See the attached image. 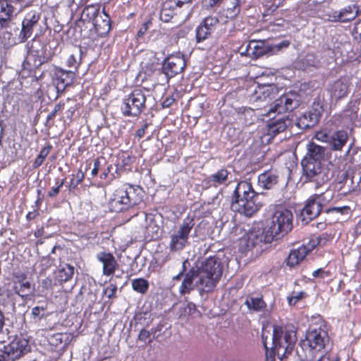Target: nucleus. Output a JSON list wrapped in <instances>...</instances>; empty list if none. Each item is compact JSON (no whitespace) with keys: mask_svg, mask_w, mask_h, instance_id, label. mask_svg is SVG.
<instances>
[{"mask_svg":"<svg viewBox=\"0 0 361 361\" xmlns=\"http://www.w3.org/2000/svg\"><path fill=\"white\" fill-rule=\"evenodd\" d=\"M307 149L301 160L302 176L306 182L314 183L318 188L331 179L333 172L324 159V147L311 142Z\"/></svg>","mask_w":361,"mask_h":361,"instance_id":"1","label":"nucleus"},{"mask_svg":"<svg viewBox=\"0 0 361 361\" xmlns=\"http://www.w3.org/2000/svg\"><path fill=\"white\" fill-rule=\"evenodd\" d=\"M296 107V102L288 94H283L275 100L274 104L268 111L264 110L262 116L269 117L267 123V133L271 138L284 132L290 123L288 116H281L286 112L291 111Z\"/></svg>","mask_w":361,"mask_h":361,"instance_id":"2","label":"nucleus"},{"mask_svg":"<svg viewBox=\"0 0 361 361\" xmlns=\"http://www.w3.org/2000/svg\"><path fill=\"white\" fill-rule=\"evenodd\" d=\"M140 185L126 183L115 190L112 198L109 202L111 212H128V220L138 215L137 206L142 200Z\"/></svg>","mask_w":361,"mask_h":361,"instance_id":"3","label":"nucleus"},{"mask_svg":"<svg viewBox=\"0 0 361 361\" xmlns=\"http://www.w3.org/2000/svg\"><path fill=\"white\" fill-rule=\"evenodd\" d=\"M258 195L250 180H240L232 193L231 208L235 212L248 217L252 216L262 206L257 202Z\"/></svg>","mask_w":361,"mask_h":361,"instance_id":"4","label":"nucleus"},{"mask_svg":"<svg viewBox=\"0 0 361 361\" xmlns=\"http://www.w3.org/2000/svg\"><path fill=\"white\" fill-rule=\"evenodd\" d=\"M293 214L292 212L281 204L274 206L271 223L264 231V241L271 243L288 234L293 229Z\"/></svg>","mask_w":361,"mask_h":361,"instance_id":"5","label":"nucleus"},{"mask_svg":"<svg viewBox=\"0 0 361 361\" xmlns=\"http://www.w3.org/2000/svg\"><path fill=\"white\" fill-rule=\"evenodd\" d=\"M297 341V331L293 325L274 326L272 345L276 350V355L283 361L291 354Z\"/></svg>","mask_w":361,"mask_h":361,"instance_id":"6","label":"nucleus"},{"mask_svg":"<svg viewBox=\"0 0 361 361\" xmlns=\"http://www.w3.org/2000/svg\"><path fill=\"white\" fill-rule=\"evenodd\" d=\"M223 273V266L218 257H209L199 270L198 286L202 290L209 293L213 290Z\"/></svg>","mask_w":361,"mask_h":361,"instance_id":"7","label":"nucleus"},{"mask_svg":"<svg viewBox=\"0 0 361 361\" xmlns=\"http://www.w3.org/2000/svg\"><path fill=\"white\" fill-rule=\"evenodd\" d=\"M329 341L327 324L322 318H319L318 324L310 326L307 331L303 345L308 348L310 353L317 354L326 348Z\"/></svg>","mask_w":361,"mask_h":361,"instance_id":"8","label":"nucleus"},{"mask_svg":"<svg viewBox=\"0 0 361 361\" xmlns=\"http://www.w3.org/2000/svg\"><path fill=\"white\" fill-rule=\"evenodd\" d=\"M146 109V96L141 89H135L122 102L121 111L124 116L137 117Z\"/></svg>","mask_w":361,"mask_h":361,"instance_id":"9","label":"nucleus"},{"mask_svg":"<svg viewBox=\"0 0 361 361\" xmlns=\"http://www.w3.org/2000/svg\"><path fill=\"white\" fill-rule=\"evenodd\" d=\"M195 226L194 218L187 216L178 229L171 235L169 249L171 252L182 250L188 244L190 233Z\"/></svg>","mask_w":361,"mask_h":361,"instance_id":"10","label":"nucleus"},{"mask_svg":"<svg viewBox=\"0 0 361 361\" xmlns=\"http://www.w3.org/2000/svg\"><path fill=\"white\" fill-rule=\"evenodd\" d=\"M329 200H326L324 193L314 194L310 196L300 212L302 221H305L307 224L317 218Z\"/></svg>","mask_w":361,"mask_h":361,"instance_id":"11","label":"nucleus"},{"mask_svg":"<svg viewBox=\"0 0 361 361\" xmlns=\"http://www.w3.org/2000/svg\"><path fill=\"white\" fill-rule=\"evenodd\" d=\"M30 341L23 335L16 336L14 338L4 346V353L8 360L14 361L30 352Z\"/></svg>","mask_w":361,"mask_h":361,"instance_id":"12","label":"nucleus"},{"mask_svg":"<svg viewBox=\"0 0 361 361\" xmlns=\"http://www.w3.org/2000/svg\"><path fill=\"white\" fill-rule=\"evenodd\" d=\"M186 62L184 55L180 52L167 56L162 64L163 73L167 78H172L181 73L185 68Z\"/></svg>","mask_w":361,"mask_h":361,"instance_id":"13","label":"nucleus"},{"mask_svg":"<svg viewBox=\"0 0 361 361\" xmlns=\"http://www.w3.org/2000/svg\"><path fill=\"white\" fill-rule=\"evenodd\" d=\"M75 76V71L64 70L60 67H54L51 79L53 84L56 88V98L61 95L66 87L73 83Z\"/></svg>","mask_w":361,"mask_h":361,"instance_id":"14","label":"nucleus"},{"mask_svg":"<svg viewBox=\"0 0 361 361\" xmlns=\"http://www.w3.org/2000/svg\"><path fill=\"white\" fill-rule=\"evenodd\" d=\"M40 18V13L34 10L30 11L25 15L22 20V27L18 35L20 42H25L31 37L34 29L39 24Z\"/></svg>","mask_w":361,"mask_h":361,"instance_id":"15","label":"nucleus"},{"mask_svg":"<svg viewBox=\"0 0 361 361\" xmlns=\"http://www.w3.org/2000/svg\"><path fill=\"white\" fill-rule=\"evenodd\" d=\"M219 24V20L216 16H209L204 18L195 30L197 42L200 43L208 39Z\"/></svg>","mask_w":361,"mask_h":361,"instance_id":"16","label":"nucleus"},{"mask_svg":"<svg viewBox=\"0 0 361 361\" xmlns=\"http://www.w3.org/2000/svg\"><path fill=\"white\" fill-rule=\"evenodd\" d=\"M279 92V87L274 84H258L252 99L255 102L271 100L278 95Z\"/></svg>","mask_w":361,"mask_h":361,"instance_id":"17","label":"nucleus"},{"mask_svg":"<svg viewBox=\"0 0 361 361\" xmlns=\"http://www.w3.org/2000/svg\"><path fill=\"white\" fill-rule=\"evenodd\" d=\"M96 257L102 264V274L104 276H112L118 267L116 259L110 252H99L97 254Z\"/></svg>","mask_w":361,"mask_h":361,"instance_id":"18","label":"nucleus"},{"mask_svg":"<svg viewBox=\"0 0 361 361\" xmlns=\"http://www.w3.org/2000/svg\"><path fill=\"white\" fill-rule=\"evenodd\" d=\"M13 291L23 298L27 295V292L31 289V283L30 281H27V274L19 271L13 273Z\"/></svg>","mask_w":361,"mask_h":361,"instance_id":"19","label":"nucleus"},{"mask_svg":"<svg viewBox=\"0 0 361 361\" xmlns=\"http://www.w3.org/2000/svg\"><path fill=\"white\" fill-rule=\"evenodd\" d=\"M279 178L276 171H265L258 176V185L265 190H271L278 184Z\"/></svg>","mask_w":361,"mask_h":361,"instance_id":"20","label":"nucleus"},{"mask_svg":"<svg viewBox=\"0 0 361 361\" xmlns=\"http://www.w3.org/2000/svg\"><path fill=\"white\" fill-rule=\"evenodd\" d=\"M103 16L101 15L92 24L95 32L99 37H104L107 35L111 27V18L109 14L105 12L104 8L102 11Z\"/></svg>","mask_w":361,"mask_h":361,"instance_id":"21","label":"nucleus"},{"mask_svg":"<svg viewBox=\"0 0 361 361\" xmlns=\"http://www.w3.org/2000/svg\"><path fill=\"white\" fill-rule=\"evenodd\" d=\"M100 7L99 4L86 6L82 11L80 22L92 24L100 15Z\"/></svg>","mask_w":361,"mask_h":361,"instance_id":"22","label":"nucleus"},{"mask_svg":"<svg viewBox=\"0 0 361 361\" xmlns=\"http://www.w3.org/2000/svg\"><path fill=\"white\" fill-rule=\"evenodd\" d=\"M355 6H348L345 7L341 11H334L332 16H329L331 18V20L336 22H348L355 18L357 16V11H355Z\"/></svg>","mask_w":361,"mask_h":361,"instance_id":"23","label":"nucleus"},{"mask_svg":"<svg viewBox=\"0 0 361 361\" xmlns=\"http://www.w3.org/2000/svg\"><path fill=\"white\" fill-rule=\"evenodd\" d=\"M348 140V135L346 131L337 130L331 134L329 145L333 150L341 151Z\"/></svg>","mask_w":361,"mask_h":361,"instance_id":"24","label":"nucleus"},{"mask_svg":"<svg viewBox=\"0 0 361 361\" xmlns=\"http://www.w3.org/2000/svg\"><path fill=\"white\" fill-rule=\"evenodd\" d=\"M308 254V250L305 245H302L297 249L292 250L286 259L287 265L294 267L300 264Z\"/></svg>","mask_w":361,"mask_h":361,"instance_id":"25","label":"nucleus"},{"mask_svg":"<svg viewBox=\"0 0 361 361\" xmlns=\"http://www.w3.org/2000/svg\"><path fill=\"white\" fill-rule=\"evenodd\" d=\"M329 92L332 99L336 100L342 99L348 94V85L346 82L339 79L331 85Z\"/></svg>","mask_w":361,"mask_h":361,"instance_id":"26","label":"nucleus"},{"mask_svg":"<svg viewBox=\"0 0 361 361\" xmlns=\"http://www.w3.org/2000/svg\"><path fill=\"white\" fill-rule=\"evenodd\" d=\"M250 49H252V54L255 58L261 57L264 55H270L269 44L267 40H252L249 44Z\"/></svg>","mask_w":361,"mask_h":361,"instance_id":"27","label":"nucleus"},{"mask_svg":"<svg viewBox=\"0 0 361 361\" xmlns=\"http://www.w3.org/2000/svg\"><path fill=\"white\" fill-rule=\"evenodd\" d=\"M74 274L73 267L66 264L65 267L59 269L54 272V279L58 285L69 281Z\"/></svg>","mask_w":361,"mask_h":361,"instance_id":"28","label":"nucleus"},{"mask_svg":"<svg viewBox=\"0 0 361 361\" xmlns=\"http://www.w3.org/2000/svg\"><path fill=\"white\" fill-rule=\"evenodd\" d=\"M229 173L226 169H220L216 173L209 176L208 182L214 187L223 185L227 181Z\"/></svg>","mask_w":361,"mask_h":361,"instance_id":"29","label":"nucleus"},{"mask_svg":"<svg viewBox=\"0 0 361 361\" xmlns=\"http://www.w3.org/2000/svg\"><path fill=\"white\" fill-rule=\"evenodd\" d=\"M197 275V271L194 269H190L185 274L183 281L179 288V292L181 295L189 293L193 289V281Z\"/></svg>","mask_w":361,"mask_h":361,"instance_id":"30","label":"nucleus"},{"mask_svg":"<svg viewBox=\"0 0 361 361\" xmlns=\"http://www.w3.org/2000/svg\"><path fill=\"white\" fill-rule=\"evenodd\" d=\"M245 305L250 310L254 312L264 311L267 307V304L263 300L262 296L261 297H248L245 301Z\"/></svg>","mask_w":361,"mask_h":361,"instance_id":"31","label":"nucleus"},{"mask_svg":"<svg viewBox=\"0 0 361 361\" xmlns=\"http://www.w3.org/2000/svg\"><path fill=\"white\" fill-rule=\"evenodd\" d=\"M321 117V111L317 109H311L309 111L305 112L302 116V119L306 123H305V127L310 128L313 127L318 123Z\"/></svg>","mask_w":361,"mask_h":361,"instance_id":"32","label":"nucleus"},{"mask_svg":"<svg viewBox=\"0 0 361 361\" xmlns=\"http://www.w3.org/2000/svg\"><path fill=\"white\" fill-rule=\"evenodd\" d=\"M246 0H232L230 6L225 10V16L228 19H233L238 16L240 12L242 4L245 3Z\"/></svg>","mask_w":361,"mask_h":361,"instance_id":"33","label":"nucleus"},{"mask_svg":"<svg viewBox=\"0 0 361 361\" xmlns=\"http://www.w3.org/2000/svg\"><path fill=\"white\" fill-rule=\"evenodd\" d=\"M82 51L79 50L76 53H73L68 56L66 59V65L70 68H73L75 74L78 73L79 68L82 63Z\"/></svg>","mask_w":361,"mask_h":361,"instance_id":"34","label":"nucleus"},{"mask_svg":"<svg viewBox=\"0 0 361 361\" xmlns=\"http://www.w3.org/2000/svg\"><path fill=\"white\" fill-rule=\"evenodd\" d=\"M261 339L262 343L263 345V347L265 350V357H266V361H275V357H276V350L274 348L273 345L271 344V347L269 348L268 347V336L266 335V330L264 329H262V334H261Z\"/></svg>","mask_w":361,"mask_h":361,"instance_id":"35","label":"nucleus"},{"mask_svg":"<svg viewBox=\"0 0 361 361\" xmlns=\"http://www.w3.org/2000/svg\"><path fill=\"white\" fill-rule=\"evenodd\" d=\"M85 176V173L82 172L81 169H79L76 173L72 174L68 185V190L70 192L74 191L83 182Z\"/></svg>","mask_w":361,"mask_h":361,"instance_id":"36","label":"nucleus"},{"mask_svg":"<svg viewBox=\"0 0 361 361\" xmlns=\"http://www.w3.org/2000/svg\"><path fill=\"white\" fill-rule=\"evenodd\" d=\"M132 288L135 292L145 294L149 289V282L143 278L135 279L132 281Z\"/></svg>","mask_w":361,"mask_h":361,"instance_id":"37","label":"nucleus"},{"mask_svg":"<svg viewBox=\"0 0 361 361\" xmlns=\"http://www.w3.org/2000/svg\"><path fill=\"white\" fill-rule=\"evenodd\" d=\"M54 265L55 259L50 257V255L42 257L39 262V274H44L47 271Z\"/></svg>","mask_w":361,"mask_h":361,"instance_id":"38","label":"nucleus"},{"mask_svg":"<svg viewBox=\"0 0 361 361\" xmlns=\"http://www.w3.org/2000/svg\"><path fill=\"white\" fill-rule=\"evenodd\" d=\"M290 45V40L284 39L279 43L269 44L270 55L278 54Z\"/></svg>","mask_w":361,"mask_h":361,"instance_id":"39","label":"nucleus"},{"mask_svg":"<svg viewBox=\"0 0 361 361\" xmlns=\"http://www.w3.org/2000/svg\"><path fill=\"white\" fill-rule=\"evenodd\" d=\"M286 22L283 18H276L274 21L270 22L267 25V29L271 32H279L284 30Z\"/></svg>","mask_w":361,"mask_h":361,"instance_id":"40","label":"nucleus"},{"mask_svg":"<svg viewBox=\"0 0 361 361\" xmlns=\"http://www.w3.org/2000/svg\"><path fill=\"white\" fill-rule=\"evenodd\" d=\"M166 1L163 4L162 8L160 12V18L164 22H169L171 18L176 14V11L178 8H166Z\"/></svg>","mask_w":361,"mask_h":361,"instance_id":"41","label":"nucleus"},{"mask_svg":"<svg viewBox=\"0 0 361 361\" xmlns=\"http://www.w3.org/2000/svg\"><path fill=\"white\" fill-rule=\"evenodd\" d=\"M136 161V157L132 154L123 156L121 159V166L126 171H131L133 164Z\"/></svg>","mask_w":361,"mask_h":361,"instance_id":"42","label":"nucleus"},{"mask_svg":"<svg viewBox=\"0 0 361 361\" xmlns=\"http://www.w3.org/2000/svg\"><path fill=\"white\" fill-rule=\"evenodd\" d=\"M306 293L304 291L295 292L291 293V295L288 297V302L290 305H296L300 300L305 298Z\"/></svg>","mask_w":361,"mask_h":361,"instance_id":"43","label":"nucleus"},{"mask_svg":"<svg viewBox=\"0 0 361 361\" xmlns=\"http://www.w3.org/2000/svg\"><path fill=\"white\" fill-rule=\"evenodd\" d=\"M57 285V283L56 281L54 283L52 279L50 277H47L40 282V287L42 292L51 290L53 287Z\"/></svg>","mask_w":361,"mask_h":361,"instance_id":"44","label":"nucleus"},{"mask_svg":"<svg viewBox=\"0 0 361 361\" xmlns=\"http://www.w3.org/2000/svg\"><path fill=\"white\" fill-rule=\"evenodd\" d=\"M191 0H166V8H181L183 5L190 3Z\"/></svg>","mask_w":361,"mask_h":361,"instance_id":"45","label":"nucleus"},{"mask_svg":"<svg viewBox=\"0 0 361 361\" xmlns=\"http://www.w3.org/2000/svg\"><path fill=\"white\" fill-rule=\"evenodd\" d=\"M331 134L326 130H322L315 134V138L319 141L326 142L329 145Z\"/></svg>","mask_w":361,"mask_h":361,"instance_id":"46","label":"nucleus"},{"mask_svg":"<svg viewBox=\"0 0 361 361\" xmlns=\"http://www.w3.org/2000/svg\"><path fill=\"white\" fill-rule=\"evenodd\" d=\"M116 292H117V286L116 283H110L103 290V293L106 295V296L109 299L116 298Z\"/></svg>","mask_w":361,"mask_h":361,"instance_id":"47","label":"nucleus"},{"mask_svg":"<svg viewBox=\"0 0 361 361\" xmlns=\"http://www.w3.org/2000/svg\"><path fill=\"white\" fill-rule=\"evenodd\" d=\"M350 211V208L349 206H343V207H330L326 209V213H331V212H336L339 213L341 214H349Z\"/></svg>","mask_w":361,"mask_h":361,"instance_id":"48","label":"nucleus"},{"mask_svg":"<svg viewBox=\"0 0 361 361\" xmlns=\"http://www.w3.org/2000/svg\"><path fill=\"white\" fill-rule=\"evenodd\" d=\"M331 274H332L330 270H324L322 268H319L312 272V276L314 278L319 277L321 279H324L330 277Z\"/></svg>","mask_w":361,"mask_h":361,"instance_id":"49","label":"nucleus"},{"mask_svg":"<svg viewBox=\"0 0 361 361\" xmlns=\"http://www.w3.org/2000/svg\"><path fill=\"white\" fill-rule=\"evenodd\" d=\"M305 248L308 250V253L314 249L317 246H319V240L317 235H313L310 238L307 245H305Z\"/></svg>","mask_w":361,"mask_h":361,"instance_id":"50","label":"nucleus"},{"mask_svg":"<svg viewBox=\"0 0 361 361\" xmlns=\"http://www.w3.org/2000/svg\"><path fill=\"white\" fill-rule=\"evenodd\" d=\"M318 240H319V246H324L328 242L332 240L333 237L326 233H324L317 236Z\"/></svg>","mask_w":361,"mask_h":361,"instance_id":"51","label":"nucleus"},{"mask_svg":"<svg viewBox=\"0 0 361 361\" xmlns=\"http://www.w3.org/2000/svg\"><path fill=\"white\" fill-rule=\"evenodd\" d=\"M65 179L61 180V181L59 183V185L56 187H53L49 192H48V196L49 197H54L57 196L60 192L61 188L64 184Z\"/></svg>","mask_w":361,"mask_h":361,"instance_id":"52","label":"nucleus"},{"mask_svg":"<svg viewBox=\"0 0 361 361\" xmlns=\"http://www.w3.org/2000/svg\"><path fill=\"white\" fill-rule=\"evenodd\" d=\"M52 148V145L49 142H47V145L40 149L38 155L46 159L47 156L51 152Z\"/></svg>","mask_w":361,"mask_h":361,"instance_id":"53","label":"nucleus"},{"mask_svg":"<svg viewBox=\"0 0 361 361\" xmlns=\"http://www.w3.org/2000/svg\"><path fill=\"white\" fill-rule=\"evenodd\" d=\"M45 310L46 307H34L32 309V314L34 317V318L41 319L43 317V314H42L41 313L44 312Z\"/></svg>","mask_w":361,"mask_h":361,"instance_id":"54","label":"nucleus"},{"mask_svg":"<svg viewBox=\"0 0 361 361\" xmlns=\"http://www.w3.org/2000/svg\"><path fill=\"white\" fill-rule=\"evenodd\" d=\"M151 333L145 329H141L140 331L137 339L140 341L146 342L147 340L149 339Z\"/></svg>","mask_w":361,"mask_h":361,"instance_id":"55","label":"nucleus"},{"mask_svg":"<svg viewBox=\"0 0 361 361\" xmlns=\"http://www.w3.org/2000/svg\"><path fill=\"white\" fill-rule=\"evenodd\" d=\"M78 108L77 106V104L70 106L66 111V118L68 119L70 121H71L73 119V117L75 111L78 110Z\"/></svg>","mask_w":361,"mask_h":361,"instance_id":"56","label":"nucleus"},{"mask_svg":"<svg viewBox=\"0 0 361 361\" xmlns=\"http://www.w3.org/2000/svg\"><path fill=\"white\" fill-rule=\"evenodd\" d=\"M152 24L151 21L148 20L145 23H144L142 26L140 27L139 30L137 31V36L138 37H141L145 35V33L149 29V25Z\"/></svg>","mask_w":361,"mask_h":361,"instance_id":"57","label":"nucleus"},{"mask_svg":"<svg viewBox=\"0 0 361 361\" xmlns=\"http://www.w3.org/2000/svg\"><path fill=\"white\" fill-rule=\"evenodd\" d=\"M100 166H101V161L99 158H97L94 161V166L91 171V175L92 176V177H95L96 176H97L99 171L100 169Z\"/></svg>","mask_w":361,"mask_h":361,"instance_id":"58","label":"nucleus"},{"mask_svg":"<svg viewBox=\"0 0 361 361\" xmlns=\"http://www.w3.org/2000/svg\"><path fill=\"white\" fill-rule=\"evenodd\" d=\"M255 235L253 234H251L250 235H244L242 240L246 241V248L250 250V248L255 247V243L254 242V240L252 239V237H254Z\"/></svg>","mask_w":361,"mask_h":361,"instance_id":"59","label":"nucleus"},{"mask_svg":"<svg viewBox=\"0 0 361 361\" xmlns=\"http://www.w3.org/2000/svg\"><path fill=\"white\" fill-rule=\"evenodd\" d=\"M174 102L175 99L173 96H168L164 98L161 106L163 108H169L173 104Z\"/></svg>","mask_w":361,"mask_h":361,"instance_id":"60","label":"nucleus"},{"mask_svg":"<svg viewBox=\"0 0 361 361\" xmlns=\"http://www.w3.org/2000/svg\"><path fill=\"white\" fill-rule=\"evenodd\" d=\"M44 161H45V159H44L43 157H42L39 155H37L32 163V168L34 169H38L39 166H41L42 165V164L44 163Z\"/></svg>","mask_w":361,"mask_h":361,"instance_id":"61","label":"nucleus"},{"mask_svg":"<svg viewBox=\"0 0 361 361\" xmlns=\"http://www.w3.org/2000/svg\"><path fill=\"white\" fill-rule=\"evenodd\" d=\"M39 215V212L37 209H33L32 212H27L26 214V220L27 221H30L31 220L35 219L36 217H37Z\"/></svg>","mask_w":361,"mask_h":361,"instance_id":"62","label":"nucleus"},{"mask_svg":"<svg viewBox=\"0 0 361 361\" xmlns=\"http://www.w3.org/2000/svg\"><path fill=\"white\" fill-rule=\"evenodd\" d=\"M147 127H148V124L145 123L142 126V128L137 129L135 133L136 137H137L138 138L143 137L145 135L146 129L147 128Z\"/></svg>","mask_w":361,"mask_h":361,"instance_id":"63","label":"nucleus"},{"mask_svg":"<svg viewBox=\"0 0 361 361\" xmlns=\"http://www.w3.org/2000/svg\"><path fill=\"white\" fill-rule=\"evenodd\" d=\"M57 114V112L55 111L54 109L51 111V112H50L47 116V119H46V126H49V127L53 125V123L51 124H49V121H52L55 116H56Z\"/></svg>","mask_w":361,"mask_h":361,"instance_id":"64","label":"nucleus"}]
</instances>
